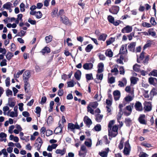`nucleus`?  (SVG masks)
I'll list each match as a JSON object with an SVG mask.
<instances>
[{"instance_id":"nucleus-20","label":"nucleus","mask_w":157,"mask_h":157,"mask_svg":"<svg viewBox=\"0 0 157 157\" xmlns=\"http://www.w3.org/2000/svg\"><path fill=\"white\" fill-rule=\"evenodd\" d=\"M98 68L97 71L98 73H101L103 71L104 64L102 63H99L98 64Z\"/></svg>"},{"instance_id":"nucleus-49","label":"nucleus","mask_w":157,"mask_h":157,"mask_svg":"<svg viewBox=\"0 0 157 157\" xmlns=\"http://www.w3.org/2000/svg\"><path fill=\"white\" fill-rule=\"evenodd\" d=\"M47 98L45 96H43L41 98V101L40 103L43 105L46 103L47 101Z\"/></svg>"},{"instance_id":"nucleus-38","label":"nucleus","mask_w":157,"mask_h":157,"mask_svg":"<svg viewBox=\"0 0 157 157\" xmlns=\"http://www.w3.org/2000/svg\"><path fill=\"white\" fill-rule=\"evenodd\" d=\"M98 154L101 157H107L108 155V152L105 151L99 152Z\"/></svg>"},{"instance_id":"nucleus-43","label":"nucleus","mask_w":157,"mask_h":157,"mask_svg":"<svg viewBox=\"0 0 157 157\" xmlns=\"http://www.w3.org/2000/svg\"><path fill=\"white\" fill-rule=\"evenodd\" d=\"M42 16V14L41 12L39 11L36 12V18L39 19L41 18Z\"/></svg>"},{"instance_id":"nucleus-10","label":"nucleus","mask_w":157,"mask_h":157,"mask_svg":"<svg viewBox=\"0 0 157 157\" xmlns=\"http://www.w3.org/2000/svg\"><path fill=\"white\" fill-rule=\"evenodd\" d=\"M134 107L136 109L137 111H140L143 110L142 105L141 103L139 101H136Z\"/></svg>"},{"instance_id":"nucleus-47","label":"nucleus","mask_w":157,"mask_h":157,"mask_svg":"<svg viewBox=\"0 0 157 157\" xmlns=\"http://www.w3.org/2000/svg\"><path fill=\"white\" fill-rule=\"evenodd\" d=\"M112 130L111 129V131L114 132H116L117 133H118V127L116 125H114L113 127H112Z\"/></svg>"},{"instance_id":"nucleus-45","label":"nucleus","mask_w":157,"mask_h":157,"mask_svg":"<svg viewBox=\"0 0 157 157\" xmlns=\"http://www.w3.org/2000/svg\"><path fill=\"white\" fill-rule=\"evenodd\" d=\"M150 22L151 24L153 26L156 25L157 24L155 20V19L154 17H151L150 20Z\"/></svg>"},{"instance_id":"nucleus-40","label":"nucleus","mask_w":157,"mask_h":157,"mask_svg":"<svg viewBox=\"0 0 157 157\" xmlns=\"http://www.w3.org/2000/svg\"><path fill=\"white\" fill-rule=\"evenodd\" d=\"M131 122V120L130 118H126L125 119V123L126 124V126H130Z\"/></svg>"},{"instance_id":"nucleus-60","label":"nucleus","mask_w":157,"mask_h":157,"mask_svg":"<svg viewBox=\"0 0 157 157\" xmlns=\"http://www.w3.org/2000/svg\"><path fill=\"white\" fill-rule=\"evenodd\" d=\"M6 60V59H4L0 63V65L1 67L3 66H6L7 65Z\"/></svg>"},{"instance_id":"nucleus-16","label":"nucleus","mask_w":157,"mask_h":157,"mask_svg":"<svg viewBox=\"0 0 157 157\" xmlns=\"http://www.w3.org/2000/svg\"><path fill=\"white\" fill-rule=\"evenodd\" d=\"M59 126L54 130V132L56 134H58L62 132L63 126H62L61 124L59 123Z\"/></svg>"},{"instance_id":"nucleus-22","label":"nucleus","mask_w":157,"mask_h":157,"mask_svg":"<svg viewBox=\"0 0 157 157\" xmlns=\"http://www.w3.org/2000/svg\"><path fill=\"white\" fill-rule=\"evenodd\" d=\"M103 115L99 114H97L95 115V120L96 121L99 122L101 121L103 118Z\"/></svg>"},{"instance_id":"nucleus-39","label":"nucleus","mask_w":157,"mask_h":157,"mask_svg":"<svg viewBox=\"0 0 157 157\" xmlns=\"http://www.w3.org/2000/svg\"><path fill=\"white\" fill-rule=\"evenodd\" d=\"M133 99V98L131 96L128 95L126 97L124 98V99L125 101L127 102H129L131 101Z\"/></svg>"},{"instance_id":"nucleus-63","label":"nucleus","mask_w":157,"mask_h":157,"mask_svg":"<svg viewBox=\"0 0 157 157\" xmlns=\"http://www.w3.org/2000/svg\"><path fill=\"white\" fill-rule=\"evenodd\" d=\"M114 97L115 96H120V92L118 90H115L113 92Z\"/></svg>"},{"instance_id":"nucleus-64","label":"nucleus","mask_w":157,"mask_h":157,"mask_svg":"<svg viewBox=\"0 0 157 157\" xmlns=\"http://www.w3.org/2000/svg\"><path fill=\"white\" fill-rule=\"evenodd\" d=\"M98 56L100 60H104L105 59V57L103 54L100 53L98 54Z\"/></svg>"},{"instance_id":"nucleus-27","label":"nucleus","mask_w":157,"mask_h":157,"mask_svg":"<svg viewBox=\"0 0 157 157\" xmlns=\"http://www.w3.org/2000/svg\"><path fill=\"white\" fill-rule=\"evenodd\" d=\"M12 4L10 2H6L4 4L3 6V8L4 9L9 10L10 9Z\"/></svg>"},{"instance_id":"nucleus-52","label":"nucleus","mask_w":157,"mask_h":157,"mask_svg":"<svg viewBox=\"0 0 157 157\" xmlns=\"http://www.w3.org/2000/svg\"><path fill=\"white\" fill-rule=\"evenodd\" d=\"M111 72L112 73H115L114 75H117L118 73V71L117 67H116V66L114 67V68L111 70Z\"/></svg>"},{"instance_id":"nucleus-6","label":"nucleus","mask_w":157,"mask_h":157,"mask_svg":"<svg viewBox=\"0 0 157 157\" xmlns=\"http://www.w3.org/2000/svg\"><path fill=\"white\" fill-rule=\"evenodd\" d=\"M120 9L119 7L117 6H112L109 9V12L114 14H116L119 12Z\"/></svg>"},{"instance_id":"nucleus-50","label":"nucleus","mask_w":157,"mask_h":157,"mask_svg":"<svg viewBox=\"0 0 157 157\" xmlns=\"http://www.w3.org/2000/svg\"><path fill=\"white\" fill-rule=\"evenodd\" d=\"M53 121V118L52 116H50L47 119V123L48 124H51Z\"/></svg>"},{"instance_id":"nucleus-46","label":"nucleus","mask_w":157,"mask_h":157,"mask_svg":"<svg viewBox=\"0 0 157 157\" xmlns=\"http://www.w3.org/2000/svg\"><path fill=\"white\" fill-rule=\"evenodd\" d=\"M148 81L149 83L155 86L154 78L150 77L148 79Z\"/></svg>"},{"instance_id":"nucleus-58","label":"nucleus","mask_w":157,"mask_h":157,"mask_svg":"<svg viewBox=\"0 0 157 157\" xmlns=\"http://www.w3.org/2000/svg\"><path fill=\"white\" fill-rule=\"evenodd\" d=\"M24 7L25 4L23 3H21L20 5V10L21 12H23L25 11V10Z\"/></svg>"},{"instance_id":"nucleus-35","label":"nucleus","mask_w":157,"mask_h":157,"mask_svg":"<svg viewBox=\"0 0 157 157\" xmlns=\"http://www.w3.org/2000/svg\"><path fill=\"white\" fill-rule=\"evenodd\" d=\"M35 113L38 114V117H40V112L41 111V109L39 106H37L36 108Z\"/></svg>"},{"instance_id":"nucleus-19","label":"nucleus","mask_w":157,"mask_h":157,"mask_svg":"<svg viewBox=\"0 0 157 157\" xmlns=\"http://www.w3.org/2000/svg\"><path fill=\"white\" fill-rule=\"evenodd\" d=\"M81 71L78 70L75 73L74 76L77 80H79L81 78Z\"/></svg>"},{"instance_id":"nucleus-23","label":"nucleus","mask_w":157,"mask_h":157,"mask_svg":"<svg viewBox=\"0 0 157 157\" xmlns=\"http://www.w3.org/2000/svg\"><path fill=\"white\" fill-rule=\"evenodd\" d=\"M98 104L97 101L90 102L89 105L94 109H96L98 106Z\"/></svg>"},{"instance_id":"nucleus-5","label":"nucleus","mask_w":157,"mask_h":157,"mask_svg":"<svg viewBox=\"0 0 157 157\" xmlns=\"http://www.w3.org/2000/svg\"><path fill=\"white\" fill-rule=\"evenodd\" d=\"M67 127L68 129H71L72 131H73L75 129H80V126L77 123H76L75 124L72 123H69Z\"/></svg>"},{"instance_id":"nucleus-4","label":"nucleus","mask_w":157,"mask_h":157,"mask_svg":"<svg viewBox=\"0 0 157 157\" xmlns=\"http://www.w3.org/2000/svg\"><path fill=\"white\" fill-rule=\"evenodd\" d=\"M60 21L66 25L71 26L72 25L71 22L70 21L68 18L65 16L63 18L62 16H60Z\"/></svg>"},{"instance_id":"nucleus-44","label":"nucleus","mask_w":157,"mask_h":157,"mask_svg":"<svg viewBox=\"0 0 157 157\" xmlns=\"http://www.w3.org/2000/svg\"><path fill=\"white\" fill-rule=\"evenodd\" d=\"M124 139H122L120 141L119 144L118 145V148L120 150L123 149V147Z\"/></svg>"},{"instance_id":"nucleus-13","label":"nucleus","mask_w":157,"mask_h":157,"mask_svg":"<svg viewBox=\"0 0 157 157\" xmlns=\"http://www.w3.org/2000/svg\"><path fill=\"white\" fill-rule=\"evenodd\" d=\"M93 64L91 63H85L83 66V68L86 70H91L93 68Z\"/></svg>"},{"instance_id":"nucleus-48","label":"nucleus","mask_w":157,"mask_h":157,"mask_svg":"<svg viewBox=\"0 0 157 157\" xmlns=\"http://www.w3.org/2000/svg\"><path fill=\"white\" fill-rule=\"evenodd\" d=\"M141 145L142 146L148 148L151 147V144L145 142L142 143L141 144Z\"/></svg>"},{"instance_id":"nucleus-55","label":"nucleus","mask_w":157,"mask_h":157,"mask_svg":"<svg viewBox=\"0 0 157 157\" xmlns=\"http://www.w3.org/2000/svg\"><path fill=\"white\" fill-rule=\"evenodd\" d=\"M64 13L65 12L63 9L60 10L57 14V17H59V16H62Z\"/></svg>"},{"instance_id":"nucleus-54","label":"nucleus","mask_w":157,"mask_h":157,"mask_svg":"<svg viewBox=\"0 0 157 157\" xmlns=\"http://www.w3.org/2000/svg\"><path fill=\"white\" fill-rule=\"evenodd\" d=\"M40 131L41 136H42V135H43V136H44V133L46 131V128L45 127H42Z\"/></svg>"},{"instance_id":"nucleus-29","label":"nucleus","mask_w":157,"mask_h":157,"mask_svg":"<svg viewBox=\"0 0 157 157\" xmlns=\"http://www.w3.org/2000/svg\"><path fill=\"white\" fill-rule=\"evenodd\" d=\"M115 40V38L113 37H110L109 39L108 40H107L106 41V45L108 46L112 43L114 42Z\"/></svg>"},{"instance_id":"nucleus-42","label":"nucleus","mask_w":157,"mask_h":157,"mask_svg":"<svg viewBox=\"0 0 157 157\" xmlns=\"http://www.w3.org/2000/svg\"><path fill=\"white\" fill-rule=\"evenodd\" d=\"M107 19L109 22L111 23H113V21H114V17L111 15H109L108 16Z\"/></svg>"},{"instance_id":"nucleus-7","label":"nucleus","mask_w":157,"mask_h":157,"mask_svg":"<svg viewBox=\"0 0 157 157\" xmlns=\"http://www.w3.org/2000/svg\"><path fill=\"white\" fill-rule=\"evenodd\" d=\"M24 81H29L31 76L30 73L29 71H26L23 73V75Z\"/></svg>"},{"instance_id":"nucleus-28","label":"nucleus","mask_w":157,"mask_h":157,"mask_svg":"<svg viewBox=\"0 0 157 157\" xmlns=\"http://www.w3.org/2000/svg\"><path fill=\"white\" fill-rule=\"evenodd\" d=\"M13 56L14 55L13 53L9 52L7 53L6 55V57L8 60H10Z\"/></svg>"},{"instance_id":"nucleus-12","label":"nucleus","mask_w":157,"mask_h":157,"mask_svg":"<svg viewBox=\"0 0 157 157\" xmlns=\"http://www.w3.org/2000/svg\"><path fill=\"white\" fill-rule=\"evenodd\" d=\"M144 108L148 112L151 111L152 109V105L151 102H146Z\"/></svg>"},{"instance_id":"nucleus-15","label":"nucleus","mask_w":157,"mask_h":157,"mask_svg":"<svg viewBox=\"0 0 157 157\" xmlns=\"http://www.w3.org/2000/svg\"><path fill=\"white\" fill-rule=\"evenodd\" d=\"M127 45H122L120 50L119 54H124L127 52L126 49Z\"/></svg>"},{"instance_id":"nucleus-24","label":"nucleus","mask_w":157,"mask_h":157,"mask_svg":"<svg viewBox=\"0 0 157 157\" xmlns=\"http://www.w3.org/2000/svg\"><path fill=\"white\" fill-rule=\"evenodd\" d=\"M139 79L138 78L135 77H132L130 78L131 82L133 84H136L137 81Z\"/></svg>"},{"instance_id":"nucleus-31","label":"nucleus","mask_w":157,"mask_h":157,"mask_svg":"<svg viewBox=\"0 0 157 157\" xmlns=\"http://www.w3.org/2000/svg\"><path fill=\"white\" fill-rule=\"evenodd\" d=\"M140 67V65L136 64L133 66V68L135 71L137 72H139L140 71V69L139 68Z\"/></svg>"},{"instance_id":"nucleus-21","label":"nucleus","mask_w":157,"mask_h":157,"mask_svg":"<svg viewBox=\"0 0 157 157\" xmlns=\"http://www.w3.org/2000/svg\"><path fill=\"white\" fill-rule=\"evenodd\" d=\"M66 152V149L65 148H63L62 150L60 149H57L55 151V152L56 154H60L61 155H64Z\"/></svg>"},{"instance_id":"nucleus-57","label":"nucleus","mask_w":157,"mask_h":157,"mask_svg":"<svg viewBox=\"0 0 157 157\" xmlns=\"http://www.w3.org/2000/svg\"><path fill=\"white\" fill-rule=\"evenodd\" d=\"M142 25L143 27H146L147 28L151 27V25L150 23H147L146 22H144L142 23Z\"/></svg>"},{"instance_id":"nucleus-59","label":"nucleus","mask_w":157,"mask_h":157,"mask_svg":"<svg viewBox=\"0 0 157 157\" xmlns=\"http://www.w3.org/2000/svg\"><path fill=\"white\" fill-rule=\"evenodd\" d=\"M10 78L9 77H7L5 80L6 86L9 87L10 85Z\"/></svg>"},{"instance_id":"nucleus-32","label":"nucleus","mask_w":157,"mask_h":157,"mask_svg":"<svg viewBox=\"0 0 157 157\" xmlns=\"http://www.w3.org/2000/svg\"><path fill=\"white\" fill-rule=\"evenodd\" d=\"M86 77L87 81L93 80L94 79L92 73L86 74Z\"/></svg>"},{"instance_id":"nucleus-62","label":"nucleus","mask_w":157,"mask_h":157,"mask_svg":"<svg viewBox=\"0 0 157 157\" xmlns=\"http://www.w3.org/2000/svg\"><path fill=\"white\" fill-rule=\"evenodd\" d=\"M150 73L151 75L157 77V70H153L150 72Z\"/></svg>"},{"instance_id":"nucleus-2","label":"nucleus","mask_w":157,"mask_h":157,"mask_svg":"<svg viewBox=\"0 0 157 157\" xmlns=\"http://www.w3.org/2000/svg\"><path fill=\"white\" fill-rule=\"evenodd\" d=\"M94 33L97 36L98 40L100 41H105L107 36L106 34L101 33L99 30H96Z\"/></svg>"},{"instance_id":"nucleus-53","label":"nucleus","mask_w":157,"mask_h":157,"mask_svg":"<svg viewBox=\"0 0 157 157\" xmlns=\"http://www.w3.org/2000/svg\"><path fill=\"white\" fill-rule=\"evenodd\" d=\"M26 33V32L24 31L23 30H21L20 31V32H19L17 35L18 36H24L25 35V34Z\"/></svg>"},{"instance_id":"nucleus-56","label":"nucleus","mask_w":157,"mask_h":157,"mask_svg":"<svg viewBox=\"0 0 157 157\" xmlns=\"http://www.w3.org/2000/svg\"><path fill=\"white\" fill-rule=\"evenodd\" d=\"M53 133V131L50 130H47L46 131V135L47 136L51 135Z\"/></svg>"},{"instance_id":"nucleus-26","label":"nucleus","mask_w":157,"mask_h":157,"mask_svg":"<svg viewBox=\"0 0 157 157\" xmlns=\"http://www.w3.org/2000/svg\"><path fill=\"white\" fill-rule=\"evenodd\" d=\"M53 36L52 35H50L48 36H46L45 37V40L47 43L51 42Z\"/></svg>"},{"instance_id":"nucleus-25","label":"nucleus","mask_w":157,"mask_h":157,"mask_svg":"<svg viewBox=\"0 0 157 157\" xmlns=\"http://www.w3.org/2000/svg\"><path fill=\"white\" fill-rule=\"evenodd\" d=\"M93 48V46L91 44H88L85 48V50L86 52H89Z\"/></svg>"},{"instance_id":"nucleus-36","label":"nucleus","mask_w":157,"mask_h":157,"mask_svg":"<svg viewBox=\"0 0 157 157\" xmlns=\"http://www.w3.org/2000/svg\"><path fill=\"white\" fill-rule=\"evenodd\" d=\"M25 69L22 70L21 71H19L18 72H17L16 74L14 75V78H18L19 77L20 75H21L22 74L23 72L24 71Z\"/></svg>"},{"instance_id":"nucleus-1","label":"nucleus","mask_w":157,"mask_h":157,"mask_svg":"<svg viewBox=\"0 0 157 157\" xmlns=\"http://www.w3.org/2000/svg\"><path fill=\"white\" fill-rule=\"evenodd\" d=\"M123 107V105L122 104H121L119 105V110L117 118L118 121L120 120L123 113L126 116H128L131 114L132 112V108L131 105H129L126 106L125 108L124 109L122 110Z\"/></svg>"},{"instance_id":"nucleus-17","label":"nucleus","mask_w":157,"mask_h":157,"mask_svg":"<svg viewBox=\"0 0 157 157\" xmlns=\"http://www.w3.org/2000/svg\"><path fill=\"white\" fill-rule=\"evenodd\" d=\"M136 45V43L135 42L131 43L128 46L129 50L132 52H134Z\"/></svg>"},{"instance_id":"nucleus-30","label":"nucleus","mask_w":157,"mask_h":157,"mask_svg":"<svg viewBox=\"0 0 157 157\" xmlns=\"http://www.w3.org/2000/svg\"><path fill=\"white\" fill-rule=\"evenodd\" d=\"M115 121L112 120L110 121L108 124V131L111 130L113 125L114 124Z\"/></svg>"},{"instance_id":"nucleus-51","label":"nucleus","mask_w":157,"mask_h":157,"mask_svg":"<svg viewBox=\"0 0 157 157\" xmlns=\"http://www.w3.org/2000/svg\"><path fill=\"white\" fill-rule=\"evenodd\" d=\"M119 70L120 74L124 75V74L125 71L123 66H120L119 68Z\"/></svg>"},{"instance_id":"nucleus-61","label":"nucleus","mask_w":157,"mask_h":157,"mask_svg":"<svg viewBox=\"0 0 157 157\" xmlns=\"http://www.w3.org/2000/svg\"><path fill=\"white\" fill-rule=\"evenodd\" d=\"M135 34V32H132L130 33L129 34H128V35L127 36L128 37V40H131L132 39V36H134V35Z\"/></svg>"},{"instance_id":"nucleus-33","label":"nucleus","mask_w":157,"mask_h":157,"mask_svg":"<svg viewBox=\"0 0 157 157\" xmlns=\"http://www.w3.org/2000/svg\"><path fill=\"white\" fill-rule=\"evenodd\" d=\"M109 135L112 137H114L116 136L118 133H117L116 132H113V131L111 130L108 131Z\"/></svg>"},{"instance_id":"nucleus-14","label":"nucleus","mask_w":157,"mask_h":157,"mask_svg":"<svg viewBox=\"0 0 157 157\" xmlns=\"http://www.w3.org/2000/svg\"><path fill=\"white\" fill-rule=\"evenodd\" d=\"M24 89L26 93H28L29 90L30 89V85L29 83L28 82V81H24Z\"/></svg>"},{"instance_id":"nucleus-9","label":"nucleus","mask_w":157,"mask_h":157,"mask_svg":"<svg viewBox=\"0 0 157 157\" xmlns=\"http://www.w3.org/2000/svg\"><path fill=\"white\" fill-rule=\"evenodd\" d=\"M132 29V27L129 25H127L124 27L121 30V32L122 33H128L131 32Z\"/></svg>"},{"instance_id":"nucleus-37","label":"nucleus","mask_w":157,"mask_h":157,"mask_svg":"<svg viewBox=\"0 0 157 157\" xmlns=\"http://www.w3.org/2000/svg\"><path fill=\"white\" fill-rule=\"evenodd\" d=\"M58 11V9H55L52 10L51 13V15L53 17H56V15L57 16Z\"/></svg>"},{"instance_id":"nucleus-18","label":"nucleus","mask_w":157,"mask_h":157,"mask_svg":"<svg viewBox=\"0 0 157 157\" xmlns=\"http://www.w3.org/2000/svg\"><path fill=\"white\" fill-rule=\"evenodd\" d=\"M51 52L50 49L48 47L46 46L43 48L40 52L42 53V55H44L46 53H48Z\"/></svg>"},{"instance_id":"nucleus-41","label":"nucleus","mask_w":157,"mask_h":157,"mask_svg":"<svg viewBox=\"0 0 157 157\" xmlns=\"http://www.w3.org/2000/svg\"><path fill=\"white\" fill-rule=\"evenodd\" d=\"M96 131H99L101 130V126L100 124H97L94 128Z\"/></svg>"},{"instance_id":"nucleus-3","label":"nucleus","mask_w":157,"mask_h":157,"mask_svg":"<svg viewBox=\"0 0 157 157\" xmlns=\"http://www.w3.org/2000/svg\"><path fill=\"white\" fill-rule=\"evenodd\" d=\"M130 150L131 147L128 140H127L124 143V147L123 150V153L124 155H128L130 153Z\"/></svg>"},{"instance_id":"nucleus-34","label":"nucleus","mask_w":157,"mask_h":157,"mask_svg":"<svg viewBox=\"0 0 157 157\" xmlns=\"http://www.w3.org/2000/svg\"><path fill=\"white\" fill-rule=\"evenodd\" d=\"M105 54L106 56H108L109 57H111L113 56V52L110 49L109 50H108V52H105Z\"/></svg>"},{"instance_id":"nucleus-8","label":"nucleus","mask_w":157,"mask_h":157,"mask_svg":"<svg viewBox=\"0 0 157 157\" xmlns=\"http://www.w3.org/2000/svg\"><path fill=\"white\" fill-rule=\"evenodd\" d=\"M83 121L86 126L89 128L92 122L91 120L87 116H85L83 118Z\"/></svg>"},{"instance_id":"nucleus-11","label":"nucleus","mask_w":157,"mask_h":157,"mask_svg":"<svg viewBox=\"0 0 157 157\" xmlns=\"http://www.w3.org/2000/svg\"><path fill=\"white\" fill-rule=\"evenodd\" d=\"M145 115L144 114L140 115L138 119V120L141 124H146V121L145 120Z\"/></svg>"}]
</instances>
